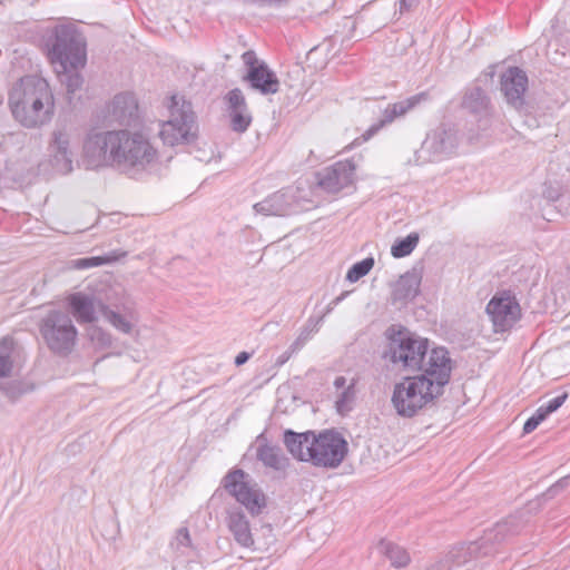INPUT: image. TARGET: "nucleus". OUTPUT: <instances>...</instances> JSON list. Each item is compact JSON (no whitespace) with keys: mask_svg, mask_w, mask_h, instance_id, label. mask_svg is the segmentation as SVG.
I'll return each mask as SVG.
<instances>
[{"mask_svg":"<svg viewBox=\"0 0 570 570\" xmlns=\"http://www.w3.org/2000/svg\"><path fill=\"white\" fill-rule=\"evenodd\" d=\"M257 459L269 469L275 471H285L289 464L288 459L281 448L264 444L258 446Z\"/></svg>","mask_w":570,"mask_h":570,"instance_id":"b1692460","label":"nucleus"},{"mask_svg":"<svg viewBox=\"0 0 570 570\" xmlns=\"http://www.w3.org/2000/svg\"><path fill=\"white\" fill-rule=\"evenodd\" d=\"M9 105L14 119L26 128H40L55 114V98L48 81L38 76L20 79L10 91Z\"/></svg>","mask_w":570,"mask_h":570,"instance_id":"7ed1b4c3","label":"nucleus"},{"mask_svg":"<svg viewBox=\"0 0 570 570\" xmlns=\"http://www.w3.org/2000/svg\"><path fill=\"white\" fill-rule=\"evenodd\" d=\"M334 386L337 390L345 389L346 387V379L344 376H337L334 381Z\"/></svg>","mask_w":570,"mask_h":570,"instance_id":"c03bdc74","label":"nucleus"},{"mask_svg":"<svg viewBox=\"0 0 570 570\" xmlns=\"http://www.w3.org/2000/svg\"><path fill=\"white\" fill-rule=\"evenodd\" d=\"M115 131L91 134L83 144L81 163L86 169L115 165Z\"/></svg>","mask_w":570,"mask_h":570,"instance_id":"9b49d317","label":"nucleus"},{"mask_svg":"<svg viewBox=\"0 0 570 570\" xmlns=\"http://www.w3.org/2000/svg\"><path fill=\"white\" fill-rule=\"evenodd\" d=\"M422 274L417 269H412L401 275L393 284L392 299L393 302H409L420 293Z\"/></svg>","mask_w":570,"mask_h":570,"instance_id":"aec40b11","label":"nucleus"},{"mask_svg":"<svg viewBox=\"0 0 570 570\" xmlns=\"http://www.w3.org/2000/svg\"><path fill=\"white\" fill-rule=\"evenodd\" d=\"M419 0H400V10H410L417 4Z\"/></svg>","mask_w":570,"mask_h":570,"instance_id":"a19ab883","label":"nucleus"},{"mask_svg":"<svg viewBox=\"0 0 570 570\" xmlns=\"http://www.w3.org/2000/svg\"><path fill=\"white\" fill-rule=\"evenodd\" d=\"M243 61L247 66V71L252 69L253 67H258L259 65H263V61H258L256 58V55L253 51H246L243 55Z\"/></svg>","mask_w":570,"mask_h":570,"instance_id":"e433bc0d","label":"nucleus"},{"mask_svg":"<svg viewBox=\"0 0 570 570\" xmlns=\"http://www.w3.org/2000/svg\"><path fill=\"white\" fill-rule=\"evenodd\" d=\"M463 107L473 114H482L488 110L489 98L480 88H473L465 92Z\"/></svg>","mask_w":570,"mask_h":570,"instance_id":"a878e982","label":"nucleus"},{"mask_svg":"<svg viewBox=\"0 0 570 570\" xmlns=\"http://www.w3.org/2000/svg\"><path fill=\"white\" fill-rule=\"evenodd\" d=\"M14 351V342L10 337L0 341V376L10 375L13 366L12 354Z\"/></svg>","mask_w":570,"mask_h":570,"instance_id":"bb28decb","label":"nucleus"},{"mask_svg":"<svg viewBox=\"0 0 570 570\" xmlns=\"http://www.w3.org/2000/svg\"><path fill=\"white\" fill-rule=\"evenodd\" d=\"M8 394L10 395V397H16L17 396V394L14 392H10L9 391Z\"/></svg>","mask_w":570,"mask_h":570,"instance_id":"49530a36","label":"nucleus"},{"mask_svg":"<svg viewBox=\"0 0 570 570\" xmlns=\"http://www.w3.org/2000/svg\"><path fill=\"white\" fill-rule=\"evenodd\" d=\"M384 357L399 370L421 371L422 374L440 375L441 380L451 374V360L444 347H430L428 338L400 331L390 337Z\"/></svg>","mask_w":570,"mask_h":570,"instance_id":"f257e3e1","label":"nucleus"},{"mask_svg":"<svg viewBox=\"0 0 570 570\" xmlns=\"http://www.w3.org/2000/svg\"><path fill=\"white\" fill-rule=\"evenodd\" d=\"M450 375L446 374V377L441 380L439 374L433 376L420 374L404 377L401 382L396 383L391 402L397 415L407 419L415 416L442 393V389L449 382Z\"/></svg>","mask_w":570,"mask_h":570,"instance_id":"423d86ee","label":"nucleus"},{"mask_svg":"<svg viewBox=\"0 0 570 570\" xmlns=\"http://www.w3.org/2000/svg\"><path fill=\"white\" fill-rule=\"evenodd\" d=\"M296 352H292V347L289 346L288 350L286 352H284L279 358H278V363L279 364H284L286 361L289 360V357L295 354Z\"/></svg>","mask_w":570,"mask_h":570,"instance_id":"37998d69","label":"nucleus"},{"mask_svg":"<svg viewBox=\"0 0 570 570\" xmlns=\"http://www.w3.org/2000/svg\"><path fill=\"white\" fill-rule=\"evenodd\" d=\"M244 79L250 83L253 89L263 95H273L279 90V81L266 63L249 69Z\"/></svg>","mask_w":570,"mask_h":570,"instance_id":"6ab92c4d","label":"nucleus"},{"mask_svg":"<svg viewBox=\"0 0 570 570\" xmlns=\"http://www.w3.org/2000/svg\"><path fill=\"white\" fill-rule=\"evenodd\" d=\"M380 552L383 553L392 563V566L400 568L405 567L410 562V554L407 551L393 542L382 541L379 546Z\"/></svg>","mask_w":570,"mask_h":570,"instance_id":"393cba45","label":"nucleus"},{"mask_svg":"<svg viewBox=\"0 0 570 570\" xmlns=\"http://www.w3.org/2000/svg\"><path fill=\"white\" fill-rule=\"evenodd\" d=\"M50 351L59 355H68L76 345L78 330L75 326L69 312L50 309L42 317L39 326Z\"/></svg>","mask_w":570,"mask_h":570,"instance_id":"1a4fd4ad","label":"nucleus"},{"mask_svg":"<svg viewBox=\"0 0 570 570\" xmlns=\"http://www.w3.org/2000/svg\"><path fill=\"white\" fill-rule=\"evenodd\" d=\"M266 529L268 530V532H272V528L269 525H267Z\"/></svg>","mask_w":570,"mask_h":570,"instance_id":"de8ad7c7","label":"nucleus"},{"mask_svg":"<svg viewBox=\"0 0 570 570\" xmlns=\"http://www.w3.org/2000/svg\"><path fill=\"white\" fill-rule=\"evenodd\" d=\"M567 397V393L558 395L548 401L547 404L541 405L538 410L543 414L544 417H547L549 414L556 412L566 402Z\"/></svg>","mask_w":570,"mask_h":570,"instance_id":"72a5a7b5","label":"nucleus"},{"mask_svg":"<svg viewBox=\"0 0 570 570\" xmlns=\"http://www.w3.org/2000/svg\"><path fill=\"white\" fill-rule=\"evenodd\" d=\"M505 529V524H498L495 531L498 534H501Z\"/></svg>","mask_w":570,"mask_h":570,"instance_id":"a18cd8bd","label":"nucleus"},{"mask_svg":"<svg viewBox=\"0 0 570 570\" xmlns=\"http://www.w3.org/2000/svg\"><path fill=\"white\" fill-rule=\"evenodd\" d=\"M317 332V324L308 323L306 324L299 332L296 340L289 345L292 347V352H298L313 336L314 333Z\"/></svg>","mask_w":570,"mask_h":570,"instance_id":"473e14b6","label":"nucleus"},{"mask_svg":"<svg viewBox=\"0 0 570 570\" xmlns=\"http://www.w3.org/2000/svg\"><path fill=\"white\" fill-rule=\"evenodd\" d=\"M423 146L435 156H448L456 148L458 138L452 130L439 128L428 136Z\"/></svg>","mask_w":570,"mask_h":570,"instance_id":"4be33fe9","label":"nucleus"},{"mask_svg":"<svg viewBox=\"0 0 570 570\" xmlns=\"http://www.w3.org/2000/svg\"><path fill=\"white\" fill-rule=\"evenodd\" d=\"M283 441L293 458L316 468L336 469L348 452L346 440L334 430L320 433L314 431L297 433L286 430Z\"/></svg>","mask_w":570,"mask_h":570,"instance_id":"f03ea898","label":"nucleus"},{"mask_svg":"<svg viewBox=\"0 0 570 570\" xmlns=\"http://www.w3.org/2000/svg\"><path fill=\"white\" fill-rule=\"evenodd\" d=\"M350 294V292H343L340 296H337L336 298H334L330 305L327 306V313H330L336 305H338L347 295Z\"/></svg>","mask_w":570,"mask_h":570,"instance_id":"58836bf2","label":"nucleus"},{"mask_svg":"<svg viewBox=\"0 0 570 570\" xmlns=\"http://www.w3.org/2000/svg\"><path fill=\"white\" fill-rule=\"evenodd\" d=\"M66 301L70 313L80 324L96 322L97 313L100 312L116 331L126 335L138 334L139 313L134 303L115 304V308H112L96 296L83 292L72 293Z\"/></svg>","mask_w":570,"mask_h":570,"instance_id":"20e7f679","label":"nucleus"},{"mask_svg":"<svg viewBox=\"0 0 570 570\" xmlns=\"http://www.w3.org/2000/svg\"><path fill=\"white\" fill-rule=\"evenodd\" d=\"M374 266V258L366 257L361 262L355 263L346 274V279L351 283L357 282L363 276L367 275Z\"/></svg>","mask_w":570,"mask_h":570,"instance_id":"2f4dec72","label":"nucleus"},{"mask_svg":"<svg viewBox=\"0 0 570 570\" xmlns=\"http://www.w3.org/2000/svg\"><path fill=\"white\" fill-rule=\"evenodd\" d=\"M88 336L95 347L99 350L109 348L114 343L111 333L100 326H91Z\"/></svg>","mask_w":570,"mask_h":570,"instance_id":"7c9ffc66","label":"nucleus"},{"mask_svg":"<svg viewBox=\"0 0 570 570\" xmlns=\"http://www.w3.org/2000/svg\"><path fill=\"white\" fill-rule=\"evenodd\" d=\"M570 483V476H564L560 479L557 483H554L549 490L548 493L552 497L557 494L559 491L568 487Z\"/></svg>","mask_w":570,"mask_h":570,"instance_id":"4c0bfd02","label":"nucleus"},{"mask_svg":"<svg viewBox=\"0 0 570 570\" xmlns=\"http://www.w3.org/2000/svg\"><path fill=\"white\" fill-rule=\"evenodd\" d=\"M249 357H250V354H249V353H247V352H240V353H238V354L236 355V357H235V364H236L237 366H240V365L245 364V363L249 360Z\"/></svg>","mask_w":570,"mask_h":570,"instance_id":"ea45409f","label":"nucleus"},{"mask_svg":"<svg viewBox=\"0 0 570 570\" xmlns=\"http://www.w3.org/2000/svg\"><path fill=\"white\" fill-rule=\"evenodd\" d=\"M224 101L230 129L237 134H244L252 125L253 115L243 91L238 88L229 90Z\"/></svg>","mask_w":570,"mask_h":570,"instance_id":"4468645a","label":"nucleus"},{"mask_svg":"<svg viewBox=\"0 0 570 570\" xmlns=\"http://www.w3.org/2000/svg\"><path fill=\"white\" fill-rule=\"evenodd\" d=\"M528 88V77L518 67H511L501 76V90L507 102L515 109L524 104V92Z\"/></svg>","mask_w":570,"mask_h":570,"instance_id":"dca6fc26","label":"nucleus"},{"mask_svg":"<svg viewBox=\"0 0 570 570\" xmlns=\"http://www.w3.org/2000/svg\"><path fill=\"white\" fill-rule=\"evenodd\" d=\"M224 488L252 514H258L265 505V497L243 470L229 472L224 478Z\"/></svg>","mask_w":570,"mask_h":570,"instance_id":"9d476101","label":"nucleus"},{"mask_svg":"<svg viewBox=\"0 0 570 570\" xmlns=\"http://www.w3.org/2000/svg\"><path fill=\"white\" fill-rule=\"evenodd\" d=\"M50 59L68 94H75L83 83L77 71L86 65V42L83 37L71 28H59L50 50Z\"/></svg>","mask_w":570,"mask_h":570,"instance_id":"39448f33","label":"nucleus"},{"mask_svg":"<svg viewBox=\"0 0 570 570\" xmlns=\"http://www.w3.org/2000/svg\"><path fill=\"white\" fill-rule=\"evenodd\" d=\"M48 151L50 161L57 171L61 174L72 171L75 144L72 132L69 128L62 126L53 129L48 145Z\"/></svg>","mask_w":570,"mask_h":570,"instance_id":"f8f14e48","label":"nucleus"},{"mask_svg":"<svg viewBox=\"0 0 570 570\" xmlns=\"http://www.w3.org/2000/svg\"><path fill=\"white\" fill-rule=\"evenodd\" d=\"M117 258L118 255L115 253L105 256L77 258L69 263V267L72 269H88L112 263L117 261Z\"/></svg>","mask_w":570,"mask_h":570,"instance_id":"cd10ccee","label":"nucleus"},{"mask_svg":"<svg viewBox=\"0 0 570 570\" xmlns=\"http://www.w3.org/2000/svg\"><path fill=\"white\" fill-rule=\"evenodd\" d=\"M426 99V94H419L406 98L402 101H397L394 104H389L385 109L382 111L381 118L377 122L373 124L364 134L363 138L365 140L373 137L377 134L384 126L392 124L395 119L403 117L411 109H413L416 105H419L422 100Z\"/></svg>","mask_w":570,"mask_h":570,"instance_id":"f3484780","label":"nucleus"},{"mask_svg":"<svg viewBox=\"0 0 570 570\" xmlns=\"http://www.w3.org/2000/svg\"><path fill=\"white\" fill-rule=\"evenodd\" d=\"M169 100V117L161 122L159 137L168 146L190 142L198 130L191 104L178 95L171 96Z\"/></svg>","mask_w":570,"mask_h":570,"instance_id":"0eeeda50","label":"nucleus"},{"mask_svg":"<svg viewBox=\"0 0 570 570\" xmlns=\"http://www.w3.org/2000/svg\"><path fill=\"white\" fill-rule=\"evenodd\" d=\"M226 524L238 546L245 549L256 550L249 521L243 512H229Z\"/></svg>","mask_w":570,"mask_h":570,"instance_id":"a211bd4d","label":"nucleus"},{"mask_svg":"<svg viewBox=\"0 0 570 570\" xmlns=\"http://www.w3.org/2000/svg\"><path fill=\"white\" fill-rule=\"evenodd\" d=\"M355 395V380H352L351 383L337 395L335 401V407L340 414L344 415L352 410Z\"/></svg>","mask_w":570,"mask_h":570,"instance_id":"c756f323","label":"nucleus"},{"mask_svg":"<svg viewBox=\"0 0 570 570\" xmlns=\"http://www.w3.org/2000/svg\"><path fill=\"white\" fill-rule=\"evenodd\" d=\"M543 420H546V417L539 410H537L535 413L525 421L523 425V432L531 433Z\"/></svg>","mask_w":570,"mask_h":570,"instance_id":"f704fd0d","label":"nucleus"},{"mask_svg":"<svg viewBox=\"0 0 570 570\" xmlns=\"http://www.w3.org/2000/svg\"><path fill=\"white\" fill-rule=\"evenodd\" d=\"M355 169L351 160L337 161L318 173V185L325 191L336 194L353 184Z\"/></svg>","mask_w":570,"mask_h":570,"instance_id":"2eb2a0df","label":"nucleus"},{"mask_svg":"<svg viewBox=\"0 0 570 570\" xmlns=\"http://www.w3.org/2000/svg\"><path fill=\"white\" fill-rule=\"evenodd\" d=\"M115 165L122 169H145L157 157V150L141 132L115 131Z\"/></svg>","mask_w":570,"mask_h":570,"instance_id":"6e6552de","label":"nucleus"},{"mask_svg":"<svg viewBox=\"0 0 570 570\" xmlns=\"http://www.w3.org/2000/svg\"><path fill=\"white\" fill-rule=\"evenodd\" d=\"M487 313L495 332L510 330L520 317V306L509 293L495 294L487 305Z\"/></svg>","mask_w":570,"mask_h":570,"instance_id":"ddd939ff","label":"nucleus"},{"mask_svg":"<svg viewBox=\"0 0 570 570\" xmlns=\"http://www.w3.org/2000/svg\"><path fill=\"white\" fill-rule=\"evenodd\" d=\"M138 102L132 94L116 95L111 102L112 117L122 125H130L137 117Z\"/></svg>","mask_w":570,"mask_h":570,"instance_id":"5701e85b","label":"nucleus"},{"mask_svg":"<svg viewBox=\"0 0 570 570\" xmlns=\"http://www.w3.org/2000/svg\"><path fill=\"white\" fill-rule=\"evenodd\" d=\"M293 196L287 191H277L254 205V210L264 216H284L292 210Z\"/></svg>","mask_w":570,"mask_h":570,"instance_id":"412c9836","label":"nucleus"},{"mask_svg":"<svg viewBox=\"0 0 570 570\" xmlns=\"http://www.w3.org/2000/svg\"><path fill=\"white\" fill-rule=\"evenodd\" d=\"M173 544H176V548H180V547H190L191 544V539H190V534H189V531L187 528H180L177 533H176V537H175V541Z\"/></svg>","mask_w":570,"mask_h":570,"instance_id":"c9c22d12","label":"nucleus"},{"mask_svg":"<svg viewBox=\"0 0 570 570\" xmlns=\"http://www.w3.org/2000/svg\"><path fill=\"white\" fill-rule=\"evenodd\" d=\"M451 567L448 564V561H440L433 564L429 570H450Z\"/></svg>","mask_w":570,"mask_h":570,"instance_id":"79ce46f5","label":"nucleus"},{"mask_svg":"<svg viewBox=\"0 0 570 570\" xmlns=\"http://www.w3.org/2000/svg\"><path fill=\"white\" fill-rule=\"evenodd\" d=\"M419 243L416 233L409 234L405 238L396 239L391 247L393 257L401 258L410 255Z\"/></svg>","mask_w":570,"mask_h":570,"instance_id":"c85d7f7f","label":"nucleus"}]
</instances>
